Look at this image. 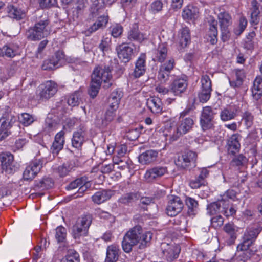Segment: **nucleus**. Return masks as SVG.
I'll return each mask as SVG.
<instances>
[{
    "instance_id": "nucleus-30",
    "label": "nucleus",
    "mask_w": 262,
    "mask_h": 262,
    "mask_svg": "<svg viewBox=\"0 0 262 262\" xmlns=\"http://www.w3.org/2000/svg\"><path fill=\"white\" fill-rule=\"evenodd\" d=\"M145 71V56L143 55L139 57L137 60L133 75L135 78L140 77L144 74Z\"/></svg>"
},
{
    "instance_id": "nucleus-9",
    "label": "nucleus",
    "mask_w": 262,
    "mask_h": 262,
    "mask_svg": "<svg viewBox=\"0 0 262 262\" xmlns=\"http://www.w3.org/2000/svg\"><path fill=\"white\" fill-rule=\"evenodd\" d=\"M184 207V204L180 197L171 195L166 208L167 214L170 216H175L180 213Z\"/></svg>"
},
{
    "instance_id": "nucleus-37",
    "label": "nucleus",
    "mask_w": 262,
    "mask_h": 262,
    "mask_svg": "<svg viewBox=\"0 0 262 262\" xmlns=\"http://www.w3.org/2000/svg\"><path fill=\"white\" fill-rule=\"evenodd\" d=\"M252 95L256 100H258L262 96V76L256 77L252 89Z\"/></svg>"
},
{
    "instance_id": "nucleus-1",
    "label": "nucleus",
    "mask_w": 262,
    "mask_h": 262,
    "mask_svg": "<svg viewBox=\"0 0 262 262\" xmlns=\"http://www.w3.org/2000/svg\"><path fill=\"white\" fill-rule=\"evenodd\" d=\"M152 238L151 232H144L141 226H135L125 234L121 242L122 248L124 252L129 253L133 247L138 244L137 250L142 251L150 245Z\"/></svg>"
},
{
    "instance_id": "nucleus-56",
    "label": "nucleus",
    "mask_w": 262,
    "mask_h": 262,
    "mask_svg": "<svg viewBox=\"0 0 262 262\" xmlns=\"http://www.w3.org/2000/svg\"><path fill=\"white\" fill-rule=\"evenodd\" d=\"M80 93L76 92L73 94L71 95L67 100L68 103L71 106H75L79 104L80 99Z\"/></svg>"
},
{
    "instance_id": "nucleus-54",
    "label": "nucleus",
    "mask_w": 262,
    "mask_h": 262,
    "mask_svg": "<svg viewBox=\"0 0 262 262\" xmlns=\"http://www.w3.org/2000/svg\"><path fill=\"white\" fill-rule=\"evenodd\" d=\"M20 122L25 126H28L32 123L34 121V117L28 113H22L19 117Z\"/></svg>"
},
{
    "instance_id": "nucleus-8",
    "label": "nucleus",
    "mask_w": 262,
    "mask_h": 262,
    "mask_svg": "<svg viewBox=\"0 0 262 262\" xmlns=\"http://www.w3.org/2000/svg\"><path fill=\"white\" fill-rule=\"evenodd\" d=\"M2 168L8 174L14 173L18 169L17 165L14 162L13 155L9 152H3L0 154Z\"/></svg>"
},
{
    "instance_id": "nucleus-41",
    "label": "nucleus",
    "mask_w": 262,
    "mask_h": 262,
    "mask_svg": "<svg viewBox=\"0 0 262 262\" xmlns=\"http://www.w3.org/2000/svg\"><path fill=\"white\" fill-rule=\"evenodd\" d=\"M237 116L236 110L231 108H224L220 112V116L223 121H227L234 119Z\"/></svg>"
},
{
    "instance_id": "nucleus-21",
    "label": "nucleus",
    "mask_w": 262,
    "mask_h": 262,
    "mask_svg": "<svg viewBox=\"0 0 262 262\" xmlns=\"http://www.w3.org/2000/svg\"><path fill=\"white\" fill-rule=\"evenodd\" d=\"M221 30L223 36L226 38L229 36L228 27L231 24V16L226 12H221L218 15Z\"/></svg>"
},
{
    "instance_id": "nucleus-7",
    "label": "nucleus",
    "mask_w": 262,
    "mask_h": 262,
    "mask_svg": "<svg viewBox=\"0 0 262 262\" xmlns=\"http://www.w3.org/2000/svg\"><path fill=\"white\" fill-rule=\"evenodd\" d=\"M92 222L90 215H84L78 218L72 227V235L74 239H79L81 236H86L89 228Z\"/></svg>"
},
{
    "instance_id": "nucleus-43",
    "label": "nucleus",
    "mask_w": 262,
    "mask_h": 262,
    "mask_svg": "<svg viewBox=\"0 0 262 262\" xmlns=\"http://www.w3.org/2000/svg\"><path fill=\"white\" fill-rule=\"evenodd\" d=\"M185 203L188 207V214L189 216L195 215L198 210V203L192 198L187 196L185 199Z\"/></svg>"
},
{
    "instance_id": "nucleus-33",
    "label": "nucleus",
    "mask_w": 262,
    "mask_h": 262,
    "mask_svg": "<svg viewBox=\"0 0 262 262\" xmlns=\"http://www.w3.org/2000/svg\"><path fill=\"white\" fill-rule=\"evenodd\" d=\"M210 27L208 31L209 41L212 45L215 44L217 41V21L214 18L209 21Z\"/></svg>"
},
{
    "instance_id": "nucleus-6",
    "label": "nucleus",
    "mask_w": 262,
    "mask_h": 262,
    "mask_svg": "<svg viewBox=\"0 0 262 262\" xmlns=\"http://www.w3.org/2000/svg\"><path fill=\"white\" fill-rule=\"evenodd\" d=\"M194 124V121L193 118L190 117H187L185 119H178L177 123V128L170 135V141H176L182 136L190 132L192 129Z\"/></svg>"
},
{
    "instance_id": "nucleus-53",
    "label": "nucleus",
    "mask_w": 262,
    "mask_h": 262,
    "mask_svg": "<svg viewBox=\"0 0 262 262\" xmlns=\"http://www.w3.org/2000/svg\"><path fill=\"white\" fill-rule=\"evenodd\" d=\"M123 31V27L118 24L113 25L110 28L111 34L114 38L119 37L122 35Z\"/></svg>"
},
{
    "instance_id": "nucleus-64",
    "label": "nucleus",
    "mask_w": 262,
    "mask_h": 262,
    "mask_svg": "<svg viewBox=\"0 0 262 262\" xmlns=\"http://www.w3.org/2000/svg\"><path fill=\"white\" fill-rule=\"evenodd\" d=\"M205 180L200 179L199 177H196L194 179L190 181L189 185L193 189H197L200 188L202 185H205Z\"/></svg>"
},
{
    "instance_id": "nucleus-52",
    "label": "nucleus",
    "mask_w": 262,
    "mask_h": 262,
    "mask_svg": "<svg viewBox=\"0 0 262 262\" xmlns=\"http://www.w3.org/2000/svg\"><path fill=\"white\" fill-rule=\"evenodd\" d=\"M224 205H226L225 209L222 210V213L227 217L233 215L236 212V209L233 205L229 206V201L228 199H224Z\"/></svg>"
},
{
    "instance_id": "nucleus-19",
    "label": "nucleus",
    "mask_w": 262,
    "mask_h": 262,
    "mask_svg": "<svg viewBox=\"0 0 262 262\" xmlns=\"http://www.w3.org/2000/svg\"><path fill=\"white\" fill-rule=\"evenodd\" d=\"M86 139V130L84 127H81L73 132L72 145L74 148L79 149Z\"/></svg>"
},
{
    "instance_id": "nucleus-12",
    "label": "nucleus",
    "mask_w": 262,
    "mask_h": 262,
    "mask_svg": "<svg viewBox=\"0 0 262 262\" xmlns=\"http://www.w3.org/2000/svg\"><path fill=\"white\" fill-rule=\"evenodd\" d=\"M188 86V79L186 76L175 79L170 85V91L174 96H181L185 92Z\"/></svg>"
},
{
    "instance_id": "nucleus-3",
    "label": "nucleus",
    "mask_w": 262,
    "mask_h": 262,
    "mask_svg": "<svg viewBox=\"0 0 262 262\" xmlns=\"http://www.w3.org/2000/svg\"><path fill=\"white\" fill-rule=\"evenodd\" d=\"M50 22V19L46 14L36 17L34 26L30 27L26 31L27 38L32 41H36L47 36L49 34Z\"/></svg>"
},
{
    "instance_id": "nucleus-5",
    "label": "nucleus",
    "mask_w": 262,
    "mask_h": 262,
    "mask_svg": "<svg viewBox=\"0 0 262 262\" xmlns=\"http://www.w3.org/2000/svg\"><path fill=\"white\" fill-rule=\"evenodd\" d=\"M16 121V117L8 108L0 118V141L11 135L10 128Z\"/></svg>"
},
{
    "instance_id": "nucleus-57",
    "label": "nucleus",
    "mask_w": 262,
    "mask_h": 262,
    "mask_svg": "<svg viewBox=\"0 0 262 262\" xmlns=\"http://www.w3.org/2000/svg\"><path fill=\"white\" fill-rule=\"evenodd\" d=\"M57 124L55 122L49 118L46 119L44 126L45 132L50 133L51 132L57 129Z\"/></svg>"
},
{
    "instance_id": "nucleus-58",
    "label": "nucleus",
    "mask_w": 262,
    "mask_h": 262,
    "mask_svg": "<svg viewBox=\"0 0 262 262\" xmlns=\"http://www.w3.org/2000/svg\"><path fill=\"white\" fill-rule=\"evenodd\" d=\"M111 39L110 37H103L100 43L99 44V48L103 52H105L107 51L111 46Z\"/></svg>"
},
{
    "instance_id": "nucleus-13",
    "label": "nucleus",
    "mask_w": 262,
    "mask_h": 262,
    "mask_svg": "<svg viewBox=\"0 0 262 262\" xmlns=\"http://www.w3.org/2000/svg\"><path fill=\"white\" fill-rule=\"evenodd\" d=\"M161 249L163 255L167 261H172L177 259L180 252V248L178 245L163 243Z\"/></svg>"
},
{
    "instance_id": "nucleus-17",
    "label": "nucleus",
    "mask_w": 262,
    "mask_h": 262,
    "mask_svg": "<svg viewBox=\"0 0 262 262\" xmlns=\"http://www.w3.org/2000/svg\"><path fill=\"white\" fill-rule=\"evenodd\" d=\"M174 66V59L170 58L160 67L158 79L161 82H166L169 79L170 74Z\"/></svg>"
},
{
    "instance_id": "nucleus-24",
    "label": "nucleus",
    "mask_w": 262,
    "mask_h": 262,
    "mask_svg": "<svg viewBox=\"0 0 262 262\" xmlns=\"http://www.w3.org/2000/svg\"><path fill=\"white\" fill-rule=\"evenodd\" d=\"M118 56L124 62H128L133 54V48L128 44L123 43L116 48Z\"/></svg>"
},
{
    "instance_id": "nucleus-47",
    "label": "nucleus",
    "mask_w": 262,
    "mask_h": 262,
    "mask_svg": "<svg viewBox=\"0 0 262 262\" xmlns=\"http://www.w3.org/2000/svg\"><path fill=\"white\" fill-rule=\"evenodd\" d=\"M139 195L137 192H130L122 195L119 199L118 202L123 204H128L137 200Z\"/></svg>"
},
{
    "instance_id": "nucleus-18",
    "label": "nucleus",
    "mask_w": 262,
    "mask_h": 262,
    "mask_svg": "<svg viewBox=\"0 0 262 262\" xmlns=\"http://www.w3.org/2000/svg\"><path fill=\"white\" fill-rule=\"evenodd\" d=\"M241 138L242 136L238 133L234 134L229 137L226 144V148L229 154L234 155L239 151Z\"/></svg>"
},
{
    "instance_id": "nucleus-59",
    "label": "nucleus",
    "mask_w": 262,
    "mask_h": 262,
    "mask_svg": "<svg viewBox=\"0 0 262 262\" xmlns=\"http://www.w3.org/2000/svg\"><path fill=\"white\" fill-rule=\"evenodd\" d=\"M211 224L214 228L221 227L224 223V220L221 215H217L210 220Z\"/></svg>"
},
{
    "instance_id": "nucleus-23",
    "label": "nucleus",
    "mask_w": 262,
    "mask_h": 262,
    "mask_svg": "<svg viewBox=\"0 0 262 262\" xmlns=\"http://www.w3.org/2000/svg\"><path fill=\"white\" fill-rule=\"evenodd\" d=\"M117 109H114L109 106L104 115L100 118L97 117L96 120V124L99 127L106 126L110 122L113 120L115 116Z\"/></svg>"
},
{
    "instance_id": "nucleus-2",
    "label": "nucleus",
    "mask_w": 262,
    "mask_h": 262,
    "mask_svg": "<svg viewBox=\"0 0 262 262\" xmlns=\"http://www.w3.org/2000/svg\"><path fill=\"white\" fill-rule=\"evenodd\" d=\"M111 70L110 67L106 66H98L94 69L92 74L91 83L89 90V94L92 98H94L97 95L102 81L105 89H107L112 85Z\"/></svg>"
},
{
    "instance_id": "nucleus-22",
    "label": "nucleus",
    "mask_w": 262,
    "mask_h": 262,
    "mask_svg": "<svg viewBox=\"0 0 262 262\" xmlns=\"http://www.w3.org/2000/svg\"><path fill=\"white\" fill-rule=\"evenodd\" d=\"M223 230L226 233V238L229 245L233 244L237 237L238 228L234 224L228 223L223 227Z\"/></svg>"
},
{
    "instance_id": "nucleus-51",
    "label": "nucleus",
    "mask_w": 262,
    "mask_h": 262,
    "mask_svg": "<svg viewBox=\"0 0 262 262\" xmlns=\"http://www.w3.org/2000/svg\"><path fill=\"white\" fill-rule=\"evenodd\" d=\"M55 232V238L58 242H64L67 237V229L60 226L56 228Z\"/></svg>"
},
{
    "instance_id": "nucleus-32",
    "label": "nucleus",
    "mask_w": 262,
    "mask_h": 262,
    "mask_svg": "<svg viewBox=\"0 0 262 262\" xmlns=\"http://www.w3.org/2000/svg\"><path fill=\"white\" fill-rule=\"evenodd\" d=\"M224 203V199H222L208 204L207 207V213L210 215L222 213V210L225 209L226 205Z\"/></svg>"
},
{
    "instance_id": "nucleus-45",
    "label": "nucleus",
    "mask_w": 262,
    "mask_h": 262,
    "mask_svg": "<svg viewBox=\"0 0 262 262\" xmlns=\"http://www.w3.org/2000/svg\"><path fill=\"white\" fill-rule=\"evenodd\" d=\"M54 185V182L50 178H43L39 181H36L34 187L36 189L45 190L51 188Z\"/></svg>"
},
{
    "instance_id": "nucleus-62",
    "label": "nucleus",
    "mask_w": 262,
    "mask_h": 262,
    "mask_svg": "<svg viewBox=\"0 0 262 262\" xmlns=\"http://www.w3.org/2000/svg\"><path fill=\"white\" fill-rule=\"evenodd\" d=\"M52 58L58 67H60L62 64V62L64 59V54L63 52L61 51H58L56 52L54 55L52 57Z\"/></svg>"
},
{
    "instance_id": "nucleus-26",
    "label": "nucleus",
    "mask_w": 262,
    "mask_h": 262,
    "mask_svg": "<svg viewBox=\"0 0 262 262\" xmlns=\"http://www.w3.org/2000/svg\"><path fill=\"white\" fill-rule=\"evenodd\" d=\"M64 134L63 131L58 132L55 136L51 150L53 154L57 155L63 147L64 144Z\"/></svg>"
},
{
    "instance_id": "nucleus-28",
    "label": "nucleus",
    "mask_w": 262,
    "mask_h": 262,
    "mask_svg": "<svg viewBox=\"0 0 262 262\" xmlns=\"http://www.w3.org/2000/svg\"><path fill=\"white\" fill-rule=\"evenodd\" d=\"M158 152L155 150H148L138 157L139 162L142 164H149L156 160Z\"/></svg>"
},
{
    "instance_id": "nucleus-35",
    "label": "nucleus",
    "mask_w": 262,
    "mask_h": 262,
    "mask_svg": "<svg viewBox=\"0 0 262 262\" xmlns=\"http://www.w3.org/2000/svg\"><path fill=\"white\" fill-rule=\"evenodd\" d=\"M7 12L9 17L16 20L24 19L26 16L25 11L21 9L16 7L13 5H10L7 7Z\"/></svg>"
},
{
    "instance_id": "nucleus-40",
    "label": "nucleus",
    "mask_w": 262,
    "mask_h": 262,
    "mask_svg": "<svg viewBox=\"0 0 262 262\" xmlns=\"http://www.w3.org/2000/svg\"><path fill=\"white\" fill-rule=\"evenodd\" d=\"M241 121L243 122L246 129L250 128L253 125L254 117L252 113L249 110H245L242 112Z\"/></svg>"
},
{
    "instance_id": "nucleus-48",
    "label": "nucleus",
    "mask_w": 262,
    "mask_h": 262,
    "mask_svg": "<svg viewBox=\"0 0 262 262\" xmlns=\"http://www.w3.org/2000/svg\"><path fill=\"white\" fill-rule=\"evenodd\" d=\"M61 262H80L79 254L74 249H69Z\"/></svg>"
},
{
    "instance_id": "nucleus-34",
    "label": "nucleus",
    "mask_w": 262,
    "mask_h": 262,
    "mask_svg": "<svg viewBox=\"0 0 262 262\" xmlns=\"http://www.w3.org/2000/svg\"><path fill=\"white\" fill-rule=\"evenodd\" d=\"M122 96L123 93L120 89L112 92L108 99L109 106L114 109H117Z\"/></svg>"
},
{
    "instance_id": "nucleus-61",
    "label": "nucleus",
    "mask_w": 262,
    "mask_h": 262,
    "mask_svg": "<svg viewBox=\"0 0 262 262\" xmlns=\"http://www.w3.org/2000/svg\"><path fill=\"white\" fill-rule=\"evenodd\" d=\"M211 91L201 90L198 94V98L200 102H206L210 98Z\"/></svg>"
},
{
    "instance_id": "nucleus-31",
    "label": "nucleus",
    "mask_w": 262,
    "mask_h": 262,
    "mask_svg": "<svg viewBox=\"0 0 262 262\" xmlns=\"http://www.w3.org/2000/svg\"><path fill=\"white\" fill-rule=\"evenodd\" d=\"M108 23L107 16H101L99 17L95 23H94L86 31V35L89 36L92 33L96 31L99 29L102 28L106 26Z\"/></svg>"
},
{
    "instance_id": "nucleus-39",
    "label": "nucleus",
    "mask_w": 262,
    "mask_h": 262,
    "mask_svg": "<svg viewBox=\"0 0 262 262\" xmlns=\"http://www.w3.org/2000/svg\"><path fill=\"white\" fill-rule=\"evenodd\" d=\"M167 49L164 44L159 46L158 49L155 51V56L153 60L155 61L163 62L167 58Z\"/></svg>"
},
{
    "instance_id": "nucleus-10",
    "label": "nucleus",
    "mask_w": 262,
    "mask_h": 262,
    "mask_svg": "<svg viewBox=\"0 0 262 262\" xmlns=\"http://www.w3.org/2000/svg\"><path fill=\"white\" fill-rule=\"evenodd\" d=\"M197 154L192 151H185L183 155L179 156L176 161V164L182 168H186L190 166H195Z\"/></svg>"
},
{
    "instance_id": "nucleus-44",
    "label": "nucleus",
    "mask_w": 262,
    "mask_h": 262,
    "mask_svg": "<svg viewBox=\"0 0 262 262\" xmlns=\"http://www.w3.org/2000/svg\"><path fill=\"white\" fill-rule=\"evenodd\" d=\"M245 77V74L243 70H236L235 79L229 80L230 86L234 88L241 86Z\"/></svg>"
},
{
    "instance_id": "nucleus-16",
    "label": "nucleus",
    "mask_w": 262,
    "mask_h": 262,
    "mask_svg": "<svg viewBox=\"0 0 262 262\" xmlns=\"http://www.w3.org/2000/svg\"><path fill=\"white\" fill-rule=\"evenodd\" d=\"M42 167V163L40 160H34L26 168L23 173V178L27 181L32 180Z\"/></svg>"
},
{
    "instance_id": "nucleus-42",
    "label": "nucleus",
    "mask_w": 262,
    "mask_h": 262,
    "mask_svg": "<svg viewBox=\"0 0 262 262\" xmlns=\"http://www.w3.org/2000/svg\"><path fill=\"white\" fill-rule=\"evenodd\" d=\"M190 42V30L188 28H183L180 30L179 44L182 48L186 47Z\"/></svg>"
},
{
    "instance_id": "nucleus-27",
    "label": "nucleus",
    "mask_w": 262,
    "mask_h": 262,
    "mask_svg": "<svg viewBox=\"0 0 262 262\" xmlns=\"http://www.w3.org/2000/svg\"><path fill=\"white\" fill-rule=\"evenodd\" d=\"M114 195V191L111 190H103L96 192L92 196L94 203L100 204L109 200Z\"/></svg>"
},
{
    "instance_id": "nucleus-25",
    "label": "nucleus",
    "mask_w": 262,
    "mask_h": 262,
    "mask_svg": "<svg viewBox=\"0 0 262 262\" xmlns=\"http://www.w3.org/2000/svg\"><path fill=\"white\" fill-rule=\"evenodd\" d=\"M127 38L130 41H137L141 42L147 39V37L146 34L139 31L138 25L134 24L128 32Z\"/></svg>"
},
{
    "instance_id": "nucleus-14",
    "label": "nucleus",
    "mask_w": 262,
    "mask_h": 262,
    "mask_svg": "<svg viewBox=\"0 0 262 262\" xmlns=\"http://www.w3.org/2000/svg\"><path fill=\"white\" fill-rule=\"evenodd\" d=\"M57 91V86L52 81H48L41 84L39 96L42 100H48L53 97Z\"/></svg>"
},
{
    "instance_id": "nucleus-38",
    "label": "nucleus",
    "mask_w": 262,
    "mask_h": 262,
    "mask_svg": "<svg viewBox=\"0 0 262 262\" xmlns=\"http://www.w3.org/2000/svg\"><path fill=\"white\" fill-rule=\"evenodd\" d=\"M147 106L153 113H161L162 110V102L158 98H151L147 101Z\"/></svg>"
},
{
    "instance_id": "nucleus-4",
    "label": "nucleus",
    "mask_w": 262,
    "mask_h": 262,
    "mask_svg": "<svg viewBox=\"0 0 262 262\" xmlns=\"http://www.w3.org/2000/svg\"><path fill=\"white\" fill-rule=\"evenodd\" d=\"M260 232L261 229L258 227L249 228L245 232L243 242L237 246V249L238 251L244 252V254L245 255L244 258L246 260L249 259L253 254V251L249 250V248L254 244Z\"/></svg>"
},
{
    "instance_id": "nucleus-11",
    "label": "nucleus",
    "mask_w": 262,
    "mask_h": 262,
    "mask_svg": "<svg viewBox=\"0 0 262 262\" xmlns=\"http://www.w3.org/2000/svg\"><path fill=\"white\" fill-rule=\"evenodd\" d=\"M214 113L210 106L203 107L201 116L200 124L203 130L210 129L213 125Z\"/></svg>"
},
{
    "instance_id": "nucleus-20",
    "label": "nucleus",
    "mask_w": 262,
    "mask_h": 262,
    "mask_svg": "<svg viewBox=\"0 0 262 262\" xmlns=\"http://www.w3.org/2000/svg\"><path fill=\"white\" fill-rule=\"evenodd\" d=\"M90 186L91 184L88 177L83 176L71 182L66 188L68 190H72L79 187L78 192L82 193L86 191Z\"/></svg>"
},
{
    "instance_id": "nucleus-15",
    "label": "nucleus",
    "mask_w": 262,
    "mask_h": 262,
    "mask_svg": "<svg viewBox=\"0 0 262 262\" xmlns=\"http://www.w3.org/2000/svg\"><path fill=\"white\" fill-rule=\"evenodd\" d=\"M167 172L166 166H156L148 169L144 174L145 179L149 182L161 178Z\"/></svg>"
},
{
    "instance_id": "nucleus-55",
    "label": "nucleus",
    "mask_w": 262,
    "mask_h": 262,
    "mask_svg": "<svg viewBox=\"0 0 262 262\" xmlns=\"http://www.w3.org/2000/svg\"><path fill=\"white\" fill-rule=\"evenodd\" d=\"M55 63L56 62L52 58L47 59L43 61L41 67L42 69L43 70H53L59 68Z\"/></svg>"
},
{
    "instance_id": "nucleus-49",
    "label": "nucleus",
    "mask_w": 262,
    "mask_h": 262,
    "mask_svg": "<svg viewBox=\"0 0 262 262\" xmlns=\"http://www.w3.org/2000/svg\"><path fill=\"white\" fill-rule=\"evenodd\" d=\"M73 164L70 162L63 163L57 168V172L60 177H65L73 169Z\"/></svg>"
},
{
    "instance_id": "nucleus-50",
    "label": "nucleus",
    "mask_w": 262,
    "mask_h": 262,
    "mask_svg": "<svg viewBox=\"0 0 262 262\" xmlns=\"http://www.w3.org/2000/svg\"><path fill=\"white\" fill-rule=\"evenodd\" d=\"M163 4L160 0H155L150 5L148 10L150 13L155 14L162 10Z\"/></svg>"
},
{
    "instance_id": "nucleus-63",
    "label": "nucleus",
    "mask_w": 262,
    "mask_h": 262,
    "mask_svg": "<svg viewBox=\"0 0 262 262\" xmlns=\"http://www.w3.org/2000/svg\"><path fill=\"white\" fill-rule=\"evenodd\" d=\"M195 13L190 7L184 9L182 12V17L185 20H191L194 18Z\"/></svg>"
},
{
    "instance_id": "nucleus-46",
    "label": "nucleus",
    "mask_w": 262,
    "mask_h": 262,
    "mask_svg": "<svg viewBox=\"0 0 262 262\" xmlns=\"http://www.w3.org/2000/svg\"><path fill=\"white\" fill-rule=\"evenodd\" d=\"M248 162L247 158L243 154L235 156L230 162V166L241 168L245 166Z\"/></svg>"
},
{
    "instance_id": "nucleus-36",
    "label": "nucleus",
    "mask_w": 262,
    "mask_h": 262,
    "mask_svg": "<svg viewBox=\"0 0 262 262\" xmlns=\"http://www.w3.org/2000/svg\"><path fill=\"white\" fill-rule=\"evenodd\" d=\"M18 54V47L14 45H6L0 48V57L13 58Z\"/></svg>"
},
{
    "instance_id": "nucleus-60",
    "label": "nucleus",
    "mask_w": 262,
    "mask_h": 262,
    "mask_svg": "<svg viewBox=\"0 0 262 262\" xmlns=\"http://www.w3.org/2000/svg\"><path fill=\"white\" fill-rule=\"evenodd\" d=\"M202 90L212 91L211 82L210 78L207 75L203 76L201 79Z\"/></svg>"
},
{
    "instance_id": "nucleus-29",
    "label": "nucleus",
    "mask_w": 262,
    "mask_h": 262,
    "mask_svg": "<svg viewBox=\"0 0 262 262\" xmlns=\"http://www.w3.org/2000/svg\"><path fill=\"white\" fill-rule=\"evenodd\" d=\"M120 254L119 246L112 244L107 246L105 262H116L118 259Z\"/></svg>"
}]
</instances>
